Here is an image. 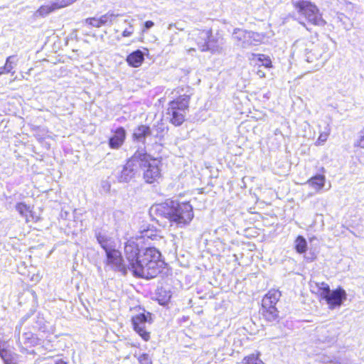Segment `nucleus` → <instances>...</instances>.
I'll list each match as a JSON object with an SVG mask.
<instances>
[{
	"instance_id": "nucleus-1",
	"label": "nucleus",
	"mask_w": 364,
	"mask_h": 364,
	"mask_svg": "<svg viewBox=\"0 0 364 364\" xmlns=\"http://www.w3.org/2000/svg\"><path fill=\"white\" fill-rule=\"evenodd\" d=\"M150 213L152 215L166 218L178 226L188 224L193 218V208L190 203H179L174 200H167L165 203L152 205Z\"/></svg>"
},
{
	"instance_id": "nucleus-2",
	"label": "nucleus",
	"mask_w": 364,
	"mask_h": 364,
	"mask_svg": "<svg viewBox=\"0 0 364 364\" xmlns=\"http://www.w3.org/2000/svg\"><path fill=\"white\" fill-rule=\"evenodd\" d=\"M160 257L161 253L155 247L143 250L134 269V275L147 279L156 277L164 264Z\"/></svg>"
},
{
	"instance_id": "nucleus-3",
	"label": "nucleus",
	"mask_w": 364,
	"mask_h": 364,
	"mask_svg": "<svg viewBox=\"0 0 364 364\" xmlns=\"http://www.w3.org/2000/svg\"><path fill=\"white\" fill-rule=\"evenodd\" d=\"M294 52H301L304 50L306 60L308 63H314L313 70H319L328 60V57L324 56L328 50L325 43L318 42L317 43L301 39L296 41L293 45Z\"/></svg>"
},
{
	"instance_id": "nucleus-4",
	"label": "nucleus",
	"mask_w": 364,
	"mask_h": 364,
	"mask_svg": "<svg viewBox=\"0 0 364 364\" xmlns=\"http://www.w3.org/2000/svg\"><path fill=\"white\" fill-rule=\"evenodd\" d=\"M139 168L143 171V177L148 183L157 181L161 177V161L152 158L143 150L139 151Z\"/></svg>"
},
{
	"instance_id": "nucleus-5",
	"label": "nucleus",
	"mask_w": 364,
	"mask_h": 364,
	"mask_svg": "<svg viewBox=\"0 0 364 364\" xmlns=\"http://www.w3.org/2000/svg\"><path fill=\"white\" fill-rule=\"evenodd\" d=\"M190 96L183 95L168 103L166 115L175 126H179L185 120V115L188 108Z\"/></svg>"
},
{
	"instance_id": "nucleus-6",
	"label": "nucleus",
	"mask_w": 364,
	"mask_h": 364,
	"mask_svg": "<svg viewBox=\"0 0 364 364\" xmlns=\"http://www.w3.org/2000/svg\"><path fill=\"white\" fill-rule=\"evenodd\" d=\"M294 9L299 14L304 16L306 19L313 25L323 26L325 21L322 18L317 6L310 1L301 0L292 1Z\"/></svg>"
},
{
	"instance_id": "nucleus-7",
	"label": "nucleus",
	"mask_w": 364,
	"mask_h": 364,
	"mask_svg": "<svg viewBox=\"0 0 364 364\" xmlns=\"http://www.w3.org/2000/svg\"><path fill=\"white\" fill-rule=\"evenodd\" d=\"M140 156L139 151H136L118 173L117 177L120 182H128L135 176L139 168L140 156Z\"/></svg>"
},
{
	"instance_id": "nucleus-8",
	"label": "nucleus",
	"mask_w": 364,
	"mask_h": 364,
	"mask_svg": "<svg viewBox=\"0 0 364 364\" xmlns=\"http://www.w3.org/2000/svg\"><path fill=\"white\" fill-rule=\"evenodd\" d=\"M142 250L139 249L138 243L134 240H128L124 246L125 263L127 269L132 270L134 274V269L138 263L139 257L141 255Z\"/></svg>"
},
{
	"instance_id": "nucleus-9",
	"label": "nucleus",
	"mask_w": 364,
	"mask_h": 364,
	"mask_svg": "<svg viewBox=\"0 0 364 364\" xmlns=\"http://www.w3.org/2000/svg\"><path fill=\"white\" fill-rule=\"evenodd\" d=\"M106 260L105 264L112 269H115L126 272L127 263L122 259L121 252L115 249V247L105 252Z\"/></svg>"
},
{
	"instance_id": "nucleus-10",
	"label": "nucleus",
	"mask_w": 364,
	"mask_h": 364,
	"mask_svg": "<svg viewBox=\"0 0 364 364\" xmlns=\"http://www.w3.org/2000/svg\"><path fill=\"white\" fill-rule=\"evenodd\" d=\"M149 313H144L136 315L132 318V324L134 331L144 340L148 341L150 338L149 333L146 330V324L148 321Z\"/></svg>"
},
{
	"instance_id": "nucleus-11",
	"label": "nucleus",
	"mask_w": 364,
	"mask_h": 364,
	"mask_svg": "<svg viewBox=\"0 0 364 364\" xmlns=\"http://www.w3.org/2000/svg\"><path fill=\"white\" fill-rule=\"evenodd\" d=\"M346 292L342 288H338L333 291L330 290L328 294H324V296L322 297V299L326 301L331 309L336 306H340L343 302L346 300Z\"/></svg>"
},
{
	"instance_id": "nucleus-12",
	"label": "nucleus",
	"mask_w": 364,
	"mask_h": 364,
	"mask_svg": "<svg viewBox=\"0 0 364 364\" xmlns=\"http://www.w3.org/2000/svg\"><path fill=\"white\" fill-rule=\"evenodd\" d=\"M21 325L16 327V333H18V341L20 345L23 344L26 347L35 346L39 344V338L34 336L31 332L24 333L21 338L20 337Z\"/></svg>"
},
{
	"instance_id": "nucleus-13",
	"label": "nucleus",
	"mask_w": 364,
	"mask_h": 364,
	"mask_svg": "<svg viewBox=\"0 0 364 364\" xmlns=\"http://www.w3.org/2000/svg\"><path fill=\"white\" fill-rule=\"evenodd\" d=\"M232 38L237 45L242 48H249V31L240 28H235L232 33Z\"/></svg>"
},
{
	"instance_id": "nucleus-14",
	"label": "nucleus",
	"mask_w": 364,
	"mask_h": 364,
	"mask_svg": "<svg viewBox=\"0 0 364 364\" xmlns=\"http://www.w3.org/2000/svg\"><path fill=\"white\" fill-rule=\"evenodd\" d=\"M125 137L126 132L124 128H117L114 135L109 139V145L110 148L118 149L123 144Z\"/></svg>"
},
{
	"instance_id": "nucleus-15",
	"label": "nucleus",
	"mask_w": 364,
	"mask_h": 364,
	"mask_svg": "<svg viewBox=\"0 0 364 364\" xmlns=\"http://www.w3.org/2000/svg\"><path fill=\"white\" fill-rule=\"evenodd\" d=\"M281 293L279 291L276 289H271L264 296L262 299V306L263 308H269V306H275L279 298Z\"/></svg>"
},
{
	"instance_id": "nucleus-16",
	"label": "nucleus",
	"mask_w": 364,
	"mask_h": 364,
	"mask_svg": "<svg viewBox=\"0 0 364 364\" xmlns=\"http://www.w3.org/2000/svg\"><path fill=\"white\" fill-rule=\"evenodd\" d=\"M71 3H68L67 0H62L60 1L49 3L48 4L41 6L37 11V14L40 16H46L52 12L53 11L66 6Z\"/></svg>"
},
{
	"instance_id": "nucleus-17",
	"label": "nucleus",
	"mask_w": 364,
	"mask_h": 364,
	"mask_svg": "<svg viewBox=\"0 0 364 364\" xmlns=\"http://www.w3.org/2000/svg\"><path fill=\"white\" fill-rule=\"evenodd\" d=\"M198 48L203 52L209 50L213 53H219L222 50L221 46L215 42L214 39L211 38H210L208 42H200L198 41Z\"/></svg>"
},
{
	"instance_id": "nucleus-18",
	"label": "nucleus",
	"mask_w": 364,
	"mask_h": 364,
	"mask_svg": "<svg viewBox=\"0 0 364 364\" xmlns=\"http://www.w3.org/2000/svg\"><path fill=\"white\" fill-rule=\"evenodd\" d=\"M326 183V176L323 174H317L306 181L311 188L314 189L316 192H319L323 187Z\"/></svg>"
},
{
	"instance_id": "nucleus-19",
	"label": "nucleus",
	"mask_w": 364,
	"mask_h": 364,
	"mask_svg": "<svg viewBox=\"0 0 364 364\" xmlns=\"http://www.w3.org/2000/svg\"><path fill=\"white\" fill-rule=\"evenodd\" d=\"M95 236L98 243L100 245L101 247L105 250V252H107L109 250L114 247V241L105 233L99 232L95 234Z\"/></svg>"
},
{
	"instance_id": "nucleus-20",
	"label": "nucleus",
	"mask_w": 364,
	"mask_h": 364,
	"mask_svg": "<svg viewBox=\"0 0 364 364\" xmlns=\"http://www.w3.org/2000/svg\"><path fill=\"white\" fill-rule=\"evenodd\" d=\"M0 357L4 364H17L18 355L5 347L0 351Z\"/></svg>"
},
{
	"instance_id": "nucleus-21",
	"label": "nucleus",
	"mask_w": 364,
	"mask_h": 364,
	"mask_svg": "<svg viewBox=\"0 0 364 364\" xmlns=\"http://www.w3.org/2000/svg\"><path fill=\"white\" fill-rule=\"evenodd\" d=\"M144 59V53L141 50H137L127 56V61L129 65L137 68L141 65Z\"/></svg>"
},
{
	"instance_id": "nucleus-22",
	"label": "nucleus",
	"mask_w": 364,
	"mask_h": 364,
	"mask_svg": "<svg viewBox=\"0 0 364 364\" xmlns=\"http://www.w3.org/2000/svg\"><path fill=\"white\" fill-rule=\"evenodd\" d=\"M149 127L140 125L134 131L133 136L135 139L144 142L146 138L149 137Z\"/></svg>"
},
{
	"instance_id": "nucleus-23",
	"label": "nucleus",
	"mask_w": 364,
	"mask_h": 364,
	"mask_svg": "<svg viewBox=\"0 0 364 364\" xmlns=\"http://www.w3.org/2000/svg\"><path fill=\"white\" fill-rule=\"evenodd\" d=\"M262 315L268 321H274L278 318V311L275 306L262 308Z\"/></svg>"
},
{
	"instance_id": "nucleus-24",
	"label": "nucleus",
	"mask_w": 364,
	"mask_h": 364,
	"mask_svg": "<svg viewBox=\"0 0 364 364\" xmlns=\"http://www.w3.org/2000/svg\"><path fill=\"white\" fill-rule=\"evenodd\" d=\"M171 297V292L169 291H166L163 288L158 289L157 292V299L160 304L165 305L166 304Z\"/></svg>"
},
{
	"instance_id": "nucleus-25",
	"label": "nucleus",
	"mask_w": 364,
	"mask_h": 364,
	"mask_svg": "<svg viewBox=\"0 0 364 364\" xmlns=\"http://www.w3.org/2000/svg\"><path fill=\"white\" fill-rule=\"evenodd\" d=\"M249 47L251 46H257L262 42L264 36L262 33L249 31Z\"/></svg>"
},
{
	"instance_id": "nucleus-26",
	"label": "nucleus",
	"mask_w": 364,
	"mask_h": 364,
	"mask_svg": "<svg viewBox=\"0 0 364 364\" xmlns=\"http://www.w3.org/2000/svg\"><path fill=\"white\" fill-rule=\"evenodd\" d=\"M295 249L298 253H304L307 250V242L302 236H298L294 242Z\"/></svg>"
},
{
	"instance_id": "nucleus-27",
	"label": "nucleus",
	"mask_w": 364,
	"mask_h": 364,
	"mask_svg": "<svg viewBox=\"0 0 364 364\" xmlns=\"http://www.w3.org/2000/svg\"><path fill=\"white\" fill-rule=\"evenodd\" d=\"M252 60H255V58H257V60L258 62V65L259 66L262 65L265 68H269L272 65V61L269 59V58L267 57L266 55L263 54H252Z\"/></svg>"
},
{
	"instance_id": "nucleus-28",
	"label": "nucleus",
	"mask_w": 364,
	"mask_h": 364,
	"mask_svg": "<svg viewBox=\"0 0 364 364\" xmlns=\"http://www.w3.org/2000/svg\"><path fill=\"white\" fill-rule=\"evenodd\" d=\"M149 132H151L149 134V137L161 139L164 134L165 129L163 127L162 124H158L156 126H154L152 128L149 127Z\"/></svg>"
},
{
	"instance_id": "nucleus-29",
	"label": "nucleus",
	"mask_w": 364,
	"mask_h": 364,
	"mask_svg": "<svg viewBox=\"0 0 364 364\" xmlns=\"http://www.w3.org/2000/svg\"><path fill=\"white\" fill-rule=\"evenodd\" d=\"M18 61V59L15 55H10L6 59L5 65L6 66L7 69H9L10 73H14L13 69L17 65Z\"/></svg>"
},
{
	"instance_id": "nucleus-30",
	"label": "nucleus",
	"mask_w": 364,
	"mask_h": 364,
	"mask_svg": "<svg viewBox=\"0 0 364 364\" xmlns=\"http://www.w3.org/2000/svg\"><path fill=\"white\" fill-rule=\"evenodd\" d=\"M198 37L196 39V42L198 43V41L200 42H208L210 38H211L212 31L211 30H203V31H198Z\"/></svg>"
},
{
	"instance_id": "nucleus-31",
	"label": "nucleus",
	"mask_w": 364,
	"mask_h": 364,
	"mask_svg": "<svg viewBox=\"0 0 364 364\" xmlns=\"http://www.w3.org/2000/svg\"><path fill=\"white\" fill-rule=\"evenodd\" d=\"M242 363L243 364H264L262 360L259 359L258 354H252L245 357Z\"/></svg>"
},
{
	"instance_id": "nucleus-32",
	"label": "nucleus",
	"mask_w": 364,
	"mask_h": 364,
	"mask_svg": "<svg viewBox=\"0 0 364 364\" xmlns=\"http://www.w3.org/2000/svg\"><path fill=\"white\" fill-rule=\"evenodd\" d=\"M117 16V15H114V14L107 13V14L102 16L99 18H100L102 26H104V25H106L108 23H112L114 21V19L116 18Z\"/></svg>"
},
{
	"instance_id": "nucleus-33",
	"label": "nucleus",
	"mask_w": 364,
	"mask_h": 364,
	"mask_svg": "<svg viewBox=\"0 0 364 364\" xmlns=\"http://www.w3.org/2000/svg\"><path fill=\"white\" fill-rule=\"evenodd\" d=\"M16 210L23 217L27 218V214L29 212V207L23 203H18L16 205Z\"/></svg>"
},
{
	"instance_id": "nucleus-34",
	"label": "nucleus",
	"mask_w": 364,
	"mask_h": 364,
	"mask_svg": "<svg viewBox=\"0 0 364 364\" xmlns=\"http://www.w3.org/2000/svg\"><path fill=\"white\" fill-rule=\"evenodd\" d=\"M142 237L150 238L152 240H161V237L159 236L156 232H154L152 230H146L143 232Z\"/></svg>"
},
{
	"instance_id": "nucleus-35",
	"label": "nucleus",
	"mask_w": 364,
	"mask_h": 364,
	"mask_svg": "<svg viewBox=\"0 0 364 364\" xmlns=\"http://www.w3.org/2000/svg\"><path fill=\"white\" fill-rule=\"evenodd\" d=\"M317 286L320 291V294H321V297H323L324 294H328V291H330V287L326 283H325V282L318 283Z\"/></svg>"
},
{
	"instance_id": "nucleus-36",
	"label": "nucleus",
	"mask_w": 364,
	"mask_h": 364,
	"mask_svg": "<svg viewBox=\"0 0 364 364\" xmlns=\"http://www.w3.org/2000/svg\"><path fill=\"white\" fill-rule=\"evenodd\" d=\"M85 23L96 28H100L102 26L100 18H87L85 19Z\"/></svg>"
},
{
	"instance_id": "nucleus-37",
	"label": "nucleus",
	"mask_w": 364,
	"mask_h": 364,
	"mask_svg": "<svg viewBox=\"0 0 364 364\" xmlns=\"http://www.w3.org/2000/svg\"><path fill=\"white\" fill-rule=\"evenodd\" d=\"M354 146L364 149V132L360 133L358 138L354 143Z\"/></svg>"
},
{
	"instance_id": "nucleus-38",
	"label": "nucleus",
	"mask_w": 364,
	"mask_h": 364,
	"mask_svg": "<svg viewBox=\"0 0 364 364\" xmlns=\"http://www.w3.org/2000/svg\"><path fill=\"white\" fill-rule=\"evenodd\" d=\"M138 360L140 364H151L149 356L146 353L141 355L139 357Z\"/></svg>"
},
{
	"instance_id": "nucleus-39",
	"label": "nucleus",
	"mask_w": 364,
	"mask_h": 364,
	"mask_svg": "<svg viewBox=\"0 0 364 364\" xmlns=\"http://www.w3.org/2000/svg\"><path fill=\"white\" fill-rule=\"evenodd\" d=\"M39 323L38 326H35L37 328L39 331L42 332H47L48 331V325L44 323L43 319L41 318L38 321Z\"/></svg>"
},
{
	"instance_id": "nucleus-40",
	"label": "nucleus",
	"mask_w": 364,
	"mask_h": 364,
	"mask_svg": "<svg viewBox=\"0 0 364 364\" xmlns=\"http://www.w3.org/2000/svg\"><path fill=\"white\" fill-rule=\"evenodd\" d=\"M134 33V28L132 25H129L128 28H126L122 32V36L129 37Z\"/></svg>"
},
{
	"instance_id": "nucleus-41",
	"label": "nucleus",
	"mask_w": 364,
	"mask_h": 364,
	"mask_svg": "<svg viewBox=\"0 0 364 364\" xmlns=\"http://www.w3.org/2000/svg\"><path fill=\"white\" fill-rule=\"evenodd\" d=\"M328 135H329L328 132H323V133L320 134L318 139V141L321 142V143L325 142L327 140Z\"/></svg>"
},
{
	"instance_id": "nucleus-42",
	"label": "nucleus",
	"mask_w": 364,
	"mask_h": 364,
	"mask_svg": "<svg viewBox=\"0 0 364 364\" xmlns=\"http://www.w3.org/2000/svg\"><path fill=\"white\" fill-rule=\"evenodd\" d=\"M154 25V23L151 21H147L144 23V29L143 31H145L146 30H148L151 28H152Z\"/></svg>"
},
{
	"instance_id": "nucleus-43",
	"label": "nucleus",
	"mask_w": 364,
	"mask_h": 364,
	"mask_svg": "<svg viewBox=\"0 0 364 364\" xmlns=\"http://www.w3.org/2000/svg\"><path fill=\"white\" fill-rule=\"evenodd\" d=\"M7 73H10L9 71V69H7V68L5 65L2 67H0V75H1L3 74H7Z\"/></svg>"
},
{
	"instance_id": "nucleus-44",
	"label": "nucleus",
	"mask_w": 364,
	"mask_h": 364,
	"mask_svg": "<svg viewBox=\"0 0 364 364\" xmlns=\"http://www.w3.org/2000/svg\"><path fill=\"white\" fill-rule=\"evenodd\" d=\"M336 339V335H333L331 336V338L328 340H326L327 342H331V341H335Z\"/></svg>"
},
{
	"instance_id": "nucleus-45",
	"label": "nucleus",
	"mask_w": 364,
	"mask_h": 364,
	"mask_svg": "<svg viewBox=\"0 0 364 364\" xmlns=\"http://www.w3.org/2000/svg\"><path fill=\"white\" fill-rule=\"evenodd\" d=\"M6 343L0 341V351L5 347Z\"/></svg>"
},
{
	"instance_id": "nucleus-46",
	"label": "nucleus",
	"mask_w": 364,
	"mask_h": 364,
	"mask_svg": "<svg viewBox=\"0 0 364 364\" xmlns=\"http://www.w3.org/2000/svg\"><path fill=\"white\" fill-rule=\"evenodd\" d=\"M55 364H67V363L63 361V360H58L55 362Z\"/></svg>"
},
{
	"instance_id": "nucleus-47",
	"label": "nucleus",
	"mask_w": 364,
	"mask_h": 364,
	"mask_svg": "<svg viewBox=\"0 0 364 364\" xmlns=\"http://www.w3.org/2000/svg\"><path fill=\"white\" fill-rule=\"evenodd\" d=\"M191 50H195V49L194 48H191V49L188 50L189 52L191 51Z\"/></svg>"
},
{
	"instance_id": "nucleus-48",
	"label": "nucleus",
	"mask_w": 364,
	"mask_h": 364,
	"mask_svg": "<svg viewBox=\"0 0 364 364\" xmlns=\"http://www.w3.org/2000/svg\"><path fill=\"white\" fill-rule=\"evenodd\" d=\"M171 27V24H169L168 28L170 29Z\"/></svg>"
},
{
	"instance_id": "nucleus-49",
	"label": "nucleus",
	"mask_w": 364,
	"mask_h": 364,
	"mask_svg": "<svg viewBox=\"0 0 364 364\" xmlns=\"http://www.w3.org/2000/svg\"><path fill=\"white\" fill-rule=\"evenodd\" d=\"M24 75L20 76V78H23Z\"/></svg>"
},
{
	"instance_id": "nucleus-50",
	"label": "nucleus",
	"mask_w": 364,
	"mask_h": 364,
	"mask_svg": "<svg viewBox=\"0 0 364 364\" xmlns=\"http://www.w3.org/2000/svg\"><path fill=\"white\" fill-rule=\"evenodd\" d=\"M24 75L20 76V78H23Z\"/></svg>"
}]
</instances>
